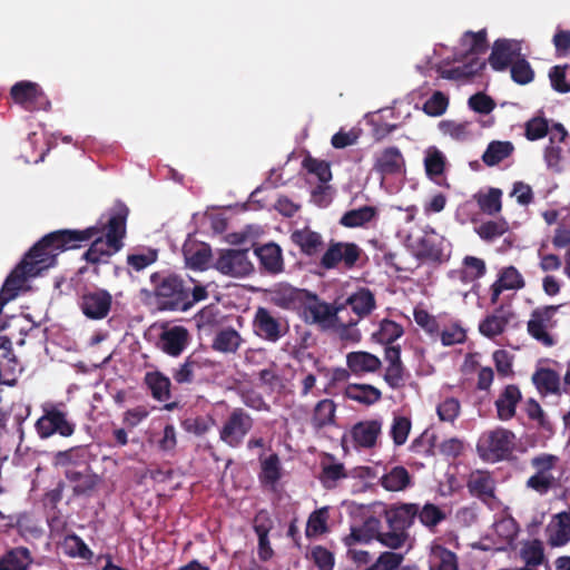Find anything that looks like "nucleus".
<instances>
[{
    "mask_svg": "<svg viewBox=\"0 0 570 570\" xmlns=\"http://www.w3.org/2000/svg\"><path fill=\"white\" fill-rule=\"evenodd\" d=\"M419 513V508L413 503H402L390 507L385 511V520L392 530L407 529Z\"/></svg>",
    "mask_w": 570,
    "mask_h": 570,
    "instance_id": "nucleus-17",
    "label": "nucleus"
},
{
    "mask_svg": "<svg viewBox=\"0 0 570 570\" xmlns=\"http://www.w3.org/2000/svg\"><path fill=\"white\" fill-rule=\"evenodd\" d=\"M258 375L261 382L273 391L284 387V379L281 376L279 370L274 364L262 370Z\"/></svg>",
    "mask_w": 570,
    "mask_h": 570,
    "instance_id": "nucleus-61",
    "label": "nucleus"
},
{
    "mask_svg": "<svg viewBox=\"0 0 570 570\" xmlns=\"http://www.w3.org/2000/svg\"><path fill=\"white\" fill-rule=\"evenodd\" d=\"M281 476L279 462L277 456L271 455L262 463V479L264 482L274 483Z\"/></svg>",
    "mask_w": 570,
    "mask_h": 570,
    "instance_id": "nucleus-63",
    "label": "nucleus"
},
{
    "mask_svg": "<svg viewBox=\"0 0 570 570\" xmlns=\"http://www.w3.org/2000/svg\"><path fill=\"white\" fill-rule=\"evenodd\" d=\"M252 425V419L246 413L235 410L220 430V440L230 446H237Z\"/></svg>",
    "mask_w": 570,
    "mask_h": 570,
    "instance_id": "nucleus-7",
    "label": "nucleus"
},
{
    "mask_svg": "<svg viewBox=\"0 0 570 570\" xmlns=\"http://www.w3.org/2000/svg\"><path fill=\"white\" fill-rule=\"evenodd\" d=\"M468 485L474 495L482 499L491 498L493 495V480L484 472L472 473Z\"/></svg>",
    "mask_w": 570,
    "mask_h": 570,
    "instance_id": "nucleus-39",
    "label": "nucleus"
},
{
    "mask_svg": "<svg viewBox=\"0 0 570 570\" xmlns=\"http://www.w3.org/2000/svg\"><path fill=\"white\" fill-rule=\"evenodd\" d=\"M262 266L269 273H278L283 269L282 249L277 244H265L255 250Z\"/></svg>",
    "mask_w": 570,
    "mask_h": 570,
    "instance_id": "nucleus-26",
    "label": "nucleus"
},
{
    "mask_svg": "<svg viewBox=\"0 0 570 570\" xmlns=\"http://www.w3.org/2000/svg\"><path fill=\"white\" fill-rule=\"evenodd\" d=\"M327 519L328 511L327 508H321L314 511L308 520L306 525V535L307 537H317L327 531Z\"/></svg>",
    "mask_w": 570,
    "mask_h": 570,
    "instance_id": "nucleus-45",
    "label": "nucleus"
},
{
    "mask_svg": "<svg viewBox=\"0 0 570 570\" xmlns=\"http://www.w3.org/2000/svg\"><path fill=\"white\" fill-rule=\"evenodd\" d=\"M112 297L107 291L85 293L80 298V309L87 318L102 320L111 308Z\"/></svg>",
    "mask_w": 570,
    "mask_h": 570,
    "instance_id": "nucleus-9",
    "label": "nucleus"
},
{
    "mask_svg": "<svg viewBox=\"0 0 570 570\" xmlns=\"http://www.w3.org/2000/svg\"><path fill=\"white\" fill-rule=\"evenodd\" d=\"M446 158L435 146H430L424 151V169L430 179L441 176L445 169Z\"/></svg>",
    "mask_w": 570,
    "mask_h": 570,
    "instance_id": "nucleus-33",
    "label": "nucleus"
},
{
    "mask_svg": "<svg viewBox=\"0 0 570 570\" xmlns=\"http://www.w3.org/2000/svg\"><path fill=\"white\" fill-rule=\"evenodd\" d=\"M461 45L465 52L473 55L483 52L487 48L485 32H466L461 40Z\"/></svg>",
    "mask_w": 570,
    "mask_h": 570,
    "instance_id": "nucleus-55",
    "label": "nucleus"
},
{
    "mask_svg": "<svg viewBox=\"0 0 570 570\" xmlns=\"http://www.w3.org/2000/svg\"><path fill=\"white\" fill-rule=\"evenodd\" d=\"M404 560L403 553L385 551L364 570H396Z\"/></svg>",
    "mask_w": 570,
    "mask_h": 570,
    "instance_id": "nucleus-47",
    "label": "nucleus"
},
{
    "mask_svg": "<svg viewBox=\"0 0 570 570\" xmlns=\"http://www.w3.org/2000/svg\"><path fill=\"white\" fill-rule=\"evenodd\" d=\"M513 434L507 430L498 429L484 433L478 442L480 455L491 462L502 459L512 446Z\"/></svg>",
    "mask_w": 570,
    "mask_h": 570,
    "instance_id": "nucleus-5",
    "label": "nucleus"
},
{
    "mask_svg": "<svg viewBox=\"0 0 570 570\" xmlns=\"http://www.w3.org/2000/svg\"><path fill=\"white\" fill-rule=\"evenodd\" d=\"M521 401V392L515 385H508L495 401L498 417L507 421L514 416L515 409Z\"/></svg>",
    "mask_w": 570,
    "mask_h": 570,
    "instance_id": "nucleus-23",
    "label": "nucleus"
},
{
    "mask_svg": "<svg viewBox=\"0 0 570 570\" xmlns=\"http://www.w3.org/2000/svg\"><path fill=\"white\" fill-rule=\"evenodd\" d=\"M510 321V314L502 308L488 315L479 325V331L487 337H494L503 333Z\"/></svg>",
    "mask_w": 570,
    "mask_h": 570,
    "instance_id": "nucleus-28",
    "label": "nucleus"
},
{
    "mask_svg": "<svg viewBox=\"0 0 570 570\" xmlns=\"http://www.w3.org/2000/svg\"><path fill=\"white\" fill-rule=\"evenodd\" d=\"M31 561L27 549H13L0 558V570H27Z\"/></svg>",
    "mask_w": 570,
    "mask_h": 570,
    "instance_id": "nucleus-34",
    "label": "nucleus"
},
{
    "mask_svg": "<svg viewBox=\"0 0 570 570\" xmlns=\"http://www.w3.org/2000/svg\"><path fill=\"white\" fill-rule=\"evenodd\" d=\"M347 367L355 374L375 372L381 366L377 356L367 352H352L346 356Z\"/></svg>",
    "mask_w": 570,
    "mask_h": 570,
    "instance_id": "nucleus-27",
    "label": "nucleus"
},
{
    "mask_svg": "<svg viewBox=\"0 0 570 570\" xmlns=\"http://www.w3.org/2000/svg\"><path fill=\"white\" fill-rule=\"evenodd\" d=\"M379 524V520L368 519L362 525L352 527L350 533L342 538L345 548L360 547L376 539Z\"/></svg>",
    "mask_w": 570,
    "mask_h": 570,
    "instance_id": "nucleus-20",
    "label": "nucleus"
},
{
    "mask_svg": "<svg viewBox=\"0 0 570 570\" xmlns=\"http://www.w3.org/2000/svg\"><path fill=\"white\" fill-rule=\"evenodd\" d=\"M513 146L509 141H492L484 151L482 159L488 166H494L510 156Z\"/></svg>",
    "mask_w": 570,
    "mask_h": 570,
    "instance_id": "nucleus-40",
    "label": "nucleus"
},
{
    "mask_svg": "<svg viewBox=\"0 0 570 570\" xmlns=\"http://www.w3.org/2000/svg\"><path fill=\"white\" fill-rule=\"evenodd\" d=\"M524 285L525 281L522 274L514 266L502 268L498 274L497 281L491 286V303L495 304L503 291H519Z\"/></svg>",
    "mask_w": 570,
    "mask_h": 570,
    "instance_id": "nucleus-16",
    "label": "nucleus"
},
{
    "mask_svg": "<svg viewBox=\"0 0 570 570\" xmlns=\"http://www.w3.org/2000/svg\"><path fill=\"white\" fill-rule=\"evenodd\" d=\"M409 246L417 257L430 261H441L446 256L449 248L445 238L432 228H424L417 235H411Z\"/></svg>",
    "mask_w": 570,
    "mask_h": 570,
    "instance_id": "nucleus-2",
    "label": "nucleus"
},
{
    "mask_svg": "<svg viewBox=\"0 0 570 570\" xmlns=\"http://www.w3.org/2000/svg\"><path fill=\"white\" fill-rule=\"evenodd\" d=\"M37 431L41 438H49L53 433L70 436L73 433V425L66 420L63 413L51 410L38 420Z\"/></svg>",
    "mask_w": 570,
    "mask_h": 570,
    "instance_id": "nucleus-15",
    "label": "nucleus"
},
{
    "mask_svg": "<svg viewBox=\"0 0 570 570\" xmlns=\"http://www.w3.org/2000/svg\"><path fill=\"white\" fill-rule=\"evenodd\" d=\"M460 403L455 399H445L442 401L438 407L436 413L442 422H453L460 414Z\"/></svg>",
    "mask_w": 570,
    "mask_h": 570,
    "instance_id": "nucleus-58",
    "label": "nucleus"
},
{
    "mask_svg": "<svg viewBox=\"0 0 570 570\" xmlns=\"http://www.w3.org/2000/svg\"><path fill=\"white\" fill-rule=\"evenodd\" d=\"M269 301L282 308H297L304 299L305 291L296 289L287 284H279L268 291Z\"/></svg>",
    "mask_w": 570,
    "mask_h": 570,
    "instance_id": "nucleus-21",
    "label": "nucleus"
},
{
    "mask_svg": "<svg viewBox=\"0 0 570 570\" xmlns=\"http://www.w3.org/2000/svg\"><path fill=\"white\" fill-rule=\"evenodd\" d=\"M449 106V98L441 91H435L423 105V110L431 117L442 116Z\"/></svg>",
    "mask_w": 570,
    "mask_h": 570,
    "instance_id": "nucleus-50",
    "label": "nucleus"
},
{
    "mask_svg": "<svg viewBox=\"0 0 570 570\" xmlns=\"http://www.w3.org/2000/svg\"><path fill=\"white\" fill-rule=\"evenodd\" d=\"M381 484L387 491H403L411 484V476L403 466H394L382 475Z\"/></svg>",
    "mask_w": 570,
    "mask_h": 570,
    "instance_id": "nucleus-32",
    "label": "nucleus"
},
{
    "mask_svg": "<svg viewBox=\"0 0 570 570\" xmlns=\"http://www.w3.org/2000/svg\"><path fill=\"white\" fill-rule=\"evenodd\" d=\"M559 459L552 454H540L531 460L534 474L527 481V487L540 494L547 493L554 484V470Z\"/></svg>",
    "mask_w": 570,
    "mask_h": 570,
    "instance_id": "nucleus-4",
    "label": "nucleus"
},
{
    "mask_svg": "<svg viewBox=\"0 0 570 570\" xmlns=\"http://www.w3.org/2000/svg\"><path fill=\"white\" fill-rule=\"evenodd\" d=\"M381 420H367L355 424L351 430L353 441L363 448H372L382 431Z\"/></svg>",
    "mask_w": 570,
    "mask_h": 570,
    "instance_id": "nucleus-19",
    "label": "nucleus"
},
{
    "mask_svg": "<svg viewBox=\"0 0 570 570\" xmlns=\"http://www.w3.org/2000/svg\"><path fill=\"white\" fill-rule=\"evenodd\" d=\"M485 273V263L481 258L466 256L463 259L462 276L465 281L471 282L480 278Z\"/></svg>",
    "mask_w": 570,
    "mask_h": 570,
    "instance_id": "nucleus-51",
    "label": "nucleus"
},
{
    "mask_svg": "<svg viewBox=\"0 0 570 570\" xmlns=\"http://www.w3.org/2000/svg\"><path fill=\"white\" fill-rule=\"evenodd\" d=\"M298 309L307 323L314 324H326L334 315L328 304L321 302L315 295L307 292H305Z\"/></svg>",
    "mask_w": 570,
    "mask_h": 570,
    "instance_id": "nucleus-13",
    "label": "nucleus"
},
{
    "mask_svg": "<svg viewBox=\"0 0 570 570\" xmlns=\"http://www.w3.org/2000/svg\"><path fill=\"white\" fill-rule=\"evenodd\" d=\"M521 50L522 45L520 40H497L492 47L489 63L494 70L502 71L520 57Z\"/></svg>",
    "mask_w": 570,
    "mask_h": 570,
    "instance_id": "nucleus-8",
    "label": "nucleus"
},
{
    "mask_svg": "<svg viewBox=\"0 0 570 570\" xmlns=\"http://www.w3.org/2000/svg\"><path fill=\"white\" fill-rule=\"evenodd\" d=\"M374 169L382 176L381 184L389 175H402L405 173V160L396 147H389L379 153L375 157Z\"/></svg>",
    "mask_w": 570,
    "mask_h": 570,
    "instance_id": "nucleus-14",
    "label": "nucleus"
},
{
    "mask_svg": "<svg viewBox=\"0 0 570 570\" xmlns=\"http://www.w3.org/2000/svg\"><path fill=\"white\" fill-rule=\"evenodd\" d=\"M507 230L508 224L505 220L487 222L480 225L476 229L479 236L487 240L500 237Z\"/></svg>",
    "mask_w": 570,
    "mask_h": 570,
    "instance_id": "nucleus-60",
    "label": "nucleus"
},
{
    "mask_svg": "<svg viewBox=\"0 0 570 570\" xmlns=\"http://www.w3.org/2000/svg\"><path fill=\"white\" fill-rule=\"evenodd\" d=\"M336 406L332 400L320 401L312 416L314 428L321 429L334 423Z\"/></svg>",
    "mask_w": 570,
    "mask_h": 570,
    "instance_id": "nucleus-38",
    "label": "nucleus"
},
{
    "mask_svg": "<svg viewBox=\"0 0 570 570\" xmlns=\"http://www.w3.org/2000/svg\"><path fill=\"white\" fill-rule=\"evenodd\" d=\"M518 534V525L511 517L497 519L482 538L483 549L503 550Z\"/></svg>",
    "mask_w": 570,
    "mask_h": 570,
    "instance_id": "nucleus-6",
    "label": "nucleus"
},
{
    "mask_svg": "<svg viewBox=\"0 0 570 570\" xmlns=\"http://www.w3.org/2000/svg\"><path fill=\"white\" fill-rule=\"evenodd\" d=\"M417 514L426 527H434L445 518L444 512L433 504H425Z\"/></svg>",
    "mask_w": 570,
    "mask_h": 570,
    "instance_id": "nucleus-64",
    "label": "nucleus"
},
{
    "mask_svg": "<svg viewBox=\"0 0 570 570\" xmlns=\"http://www.w3.org/2000/svg\"><path fill=\"white\" fill-rule=\"evenodd\" d=\"M243 343L242 335L236 330L227 327L215 334L212 348L220 354H235Z\"/></svg>",
    "mask_w": 570,
    "mask_h": 570,
    "instance_id": "nucleus-25",
    "label": "nucleus"
},
{
    "mask_svg": "<svg viewBox=\"0 0 570 570\" xmlns=\"http://www.w3.org/2000/svg\"><path fill=\"white\" fill-rule=\"evenodd\" d=\"M375 207L364 206L344 214L343 217L341 218V223L346 227H360L371 222L375 217Z\"/></svg>",
    "mask_w": 570,
    "mask_h": 570,
    "instance_id": "nucleus-41",
    "label": "nucleus"
},
{
    "mask_svg": "<svg viewBox=\"0 0 570 570\" xmlns=\"http://www.w3.org/2000/svg\"><path fill=\"white\" fill-rule=\"evenodd\" d=\"M532 381L541 394L557 393L560 387L559 374L549 368H539Z\"/></svg>",
    "mask_w": 570,
    "mask_h": 570,
    "instance_id": "nucleus-35",
    "label": "nucleus"
},
{
    "mask_svg": "<svg viewBox=\"0 0 570 570\" xmlns=\"http://www.w3.org/2000/svg\"><path fill=\"white\" fill-rule=\"evenodd\" d=\"M548 541L553 547L564 546L570 541V514H556L547 527Z\"/></svg>",
    "mask_w": 570,
    "mask_h": 570,
    "instance_id": "nucleus-22",
    "label": "nucleus"
},
{
    "mask_svg": "<svg viewBox=\"0 0 570 570\" xmlns=\"http://www.w3.org/2000/svg\"><path fill=\"white\" fill-rule=\"evenodd\" d=\"M361 249L353 243L332 244L322 257V265L325 268H333L340 264L352 267L358 259Z\"/></svg>",
    "mask_w": 570,
    "mask_h": 570,
    "instance_id": "nucleus-11",
    "label": "nucleus"
},
{
    "mask_svg": "<svg viewBox=\"0 0 570 570\" xmlns=\"http://www.w3.org/2000/svg\"><path fill=\"white\" fill-rule=\"evenodd\" d=\"M291 237L302 252L307 255L317 253L323 244L321 235L308 227L293 232Z\"/></svg>",
    "mask_w": 570,
    "mask_h": 570,
    "instance_id": "nucleus-30",
    "label": "nucleus"
},
{
    "mask_svg": "<svg viewBox=\"0 0 570 570\" xmlns=\"http://www.w3.org/2000/svg\"><path fill=\"white\" fill-rule=\"evenodd\" d=\"M430 570H458L456 556L442 547L439 542L433 541L430 544L429 552Z\"/></svg>",
    "mask_w": 570,
    "mask_h": 570,
    "instance_id": "nucleus-24",
    "label": "nucleus"
},
{
    "mask_svg": "<svg viewBox=\"0 0 570 570\" xmlns=\"http://www.w3.org/2000/svg\"><path fill=\"white\" fill-rule=\"evenodd\" d=\"M344 395L365 405L379 402L382 396L379 389L367 384H351L346 386Z\"/></svg>",
    "mask_w": 570,
    "mask_h": 570,
    "instance_id": "nucleus-29",
    "label": "nucleus"
},
{
    "mask_svg": "<svg viewBox=\"0 0 570 570\" xmlns=\"http://www.w3.org/2000/svg\"><path fill=\"white\" fill-rule=\"evenodd\" d=\"M156 295L164 299V304L174 309H187L185 292L175 278L165 279L156 289Z\"/></svg>",
    "mask_w": 570,
    "mask_h": 570,
    "instance_id": "nucleus-18",
    "label": "nucleus"
},
{
    "mask_svg": "<svg viewBox=\"0 0 570 570\" xmlns=\"http://www.w3.org/2000/svg\"><path fill=\"white\" fill-rule=\"evenodd\" d=\"M558 309L557 305L538 307L527 323L528 333L544 346H553L557 342L551 331L557 325Z\"/></svg>",
    "mask_w": 570,
    "mask_h": 570,
    "instance_id": "nucleus-1",
    "label": "nucleus"
},
{
    "mask_svg": "<svg viewBox=\"0 0 570 570\" xmlns=\"http://www.w3.org/2000/svg\"><path fill=\"white\" fill-rule=\"evenodd\" d=\"M212 266L220 274L229 277H244L253 271L247 250L233 248L216 250Z\"/></svg>",
    "mask_w": 570,
    "mask_h": 570,
    "instance_id": "nucleus-3",
    "label": "nucleus"
},
{
    "mask_svg": "<svg viewBox=\"0 0 570 570\" xmlns=\"http://www.w3.org/2000/svg\"><path fill=\"white\" fill-rule=\"evenodd\" d=\"M440 131L456 140L465 139L470 135L468 121L443 120L439 124Z\"/></svg>",
    "mask_w": 570,
    "mask_h": 570,
    "instance_id": "nucleus-48",
    "label": "nucleus"
},
{
    "mask_svg": "<svg viewBox=\"0 0 570 570\" xmlns=\"http://www.w3.org/2000/svg\"><path fill=\"white\" fill-rule=\"evenodd\" d=\"M521 556L527 564H540L543 560L542 543L538 540L525 542L521 549Z\"/></svg>",
    "mask_w": 570,
    "mask_h": 570,
    "instance_id": "nucleus-57",
    "label": "nucleus"
},
{
    "mask_svg": "<svg viewBox=\"0 0 570 570\" xmlns=\"http://www.w3.org/2000/svg\"><path fill=\"white\" fill-rule=\"evenodd\" d=\"M253 326L259 337L271 342H276L285 333V326L282 322L264 307H258L255 312Z\"/></svg>",
    "mask_w": 570,
    "mask_h": 570,
    "instance_id": "nucleus-12",
    "label": "nucleus"
},
{
    "mask_svg": "<svg viewBox=\"0 0 570 570\" xmlns=\"http://www.w3.org/2000/svg\"><path fill=\"white\" fill-rule=\"evenodd\" d=\"M42 95L39 86L31 81H21L11 88V97L17 104L31 105Z\"/></svg>",
    "mask_w": 570,
    "mask_h": 570,
    "instance_id": "nucleus-36",
    "label": "nucleus"
},
{
    "mask_svg": "<svg viewBox=\"0 0 570 570\" xmlns=\"http://www.w3.org/2000/svg\"><path fill=\"white\" fill-rule=\"evenodd\" d=\"M502 191L498 188H490L485 193H479L475 198L480 208L488 214H495L501 210Z\"/></svg>",
    "mask_w": 570,
    "mask_h": 570,
    "instance_id": "nucleus-43",
    "label": "nucleus"
},
{
    "mask_svg": "<svg viewBox=\"0 0 570 570\" xmlns=\"http://www.w3.org/2000/svg\"><path fill=\"white\" fill-rule=\"evenodd\" d=\"M440 336H441V343L444 346H451L454 344L463 343L466 338V333L462 326H460L458 324H451L449 326H445L441 331Z\"/></svg>",
    "mask_w": 570,
    "mask_h": 570,
    "instance_id": "nucleus-59",
    "label": "nucleus"
},
{
    "mask_svg": "<svg viewBox=\"0 0 570 570\" xmlns=\"http://www.w3.org/2000/svg\"><path fill=\"white\" fill-rule=\"evenodd\" d=\"M185 258L187 264L197 269H205L209 265L212 257L210 248L205 244L196 246L187 245L185 247Z\"/></svg>",
    "mask_w": 570,
    "mask_h": 570,
    "instance_id": "nucleus-37",
    "label": "nucleus"
},
{
    "mask_svg": "<svg viewBox=\"0 0 570 570\" xmlns=\"http://www.w3.org/2000/svg\"><path fill=\"white\" fill-rule=\"evenodd\" d=\"M376 540L383 546L396 550L406 544L409 534L403 530H392L384 533L377 531Z\"/></svg>",
    "mask_w": 570,
    "mask_h": 570,
    "instance_id": "nucleus-54",
    "label": "nucleus"
},
{
    "mask_svg": "<svg viewBox=\"0 0 570 570\" xmlns=\"http://www.w3.org/2000/svg\"><path fill=\"white\" fill-rule=\"evenodd\" d=\"M347 304L358 317H364L375 308V298L370 289L360 288L347 298Z\"/></svg>",
    "mask_w": 570,
    "mask_h": 570,
    "instance_id": "nucleus-31",
    "label": "nucleus"
},
{
    "mask_svg": "<svg viewBox=\"0 0 570 570\" xmlns=\"http://www.w3.org/2000/svg\"><path fill=\"white\" fill-rule=\"evenodd\" d=\"M402 334L403 328L401 325L390 320H383L380 323L379 330L373 334V337L377 342L386 344L397 340Z\"/></svg>",
    "mask_w": 570,
    "mask_h": 570,
    "instance_id": "nucleus-46",
    "label": "nucleus"
},
{
    "mask_svg": "<svg viewBox=\"0 0 570 570\" xmlns=\"http://www.w3.org/2000/svg\"><path fill=\"white\" fill-rule=\"evenodd\" d=\"M303 166L306 170L314 174L322 183H327L332 179L330 164L324 160L306 157L303 161Z\"/></svg>",
    "mask_w": 570,
    "mask_h": 570,
    "instance_id": "nucleus-53",
    "label": "nucleus"
},
{
    "mask_svg": "<svg viewBox=\"0 0 570 570\" xmlns=\"http://www.w3.org/2000/svg\"><path fill=\"white\" fill-rule=\"evenodd\" d=\"M484 67V62L473 58L468 65L453 69H440V75L444 79L460 80L476 75Z\"/></svg>",
    "mask_w": 570,
    "mask_h": 570,
    "instance_id": "nucleus-42",
    "label": "nucleus"
},
{
    "mask_svg": "<svg viewBox=\"0 0 570 570\" xmlns=\"http://www.w3.org/2000/svg\"><path fill=\"white\" fill-rule=\"evenodd\" d=\"M157 259V253L153 249L135 253L128 256V264L136 271H141Z\"/></svg>",
    "mask_w": 570,
    "mask_h": 570,
    "instance_id": "nucleus-62",
    "label": "nucleus"
},
{
    "mask_svg": "<svg viewBox=\"0 0 570 570\" xmlns=\"http://www.w3.org/2000/svg\"><path fill=\"white\" fill-rule=\"evenodd\" d=\"M66 553L71 557H79L82 559L91 558L92 553L86 543L77 535H69L63 541Z\"/></svg>",
    "mask_w": 570,
    "mask_h": 570,
    "instance_id": "nucleus-56",
    "label": "nucleus"
},
{
    "mask_svg": "<svg viewBox=\"0 0 570 570\" xmlns=\"http://www.w3.org/2000/svg\"><path fill=\"white\" fill-rule=\"evenodd\" d=\"M146 382L151 390L154 397L159 401H166L169 399V380L160 373H149L146 375Z\"/></svg>",
    "mask_w": 570,
    "mask_h": 570,
    "instance_id": "nucleus-44",
    "label": "nucleus"
},
{
    "mask_svg": "<svg viewBox=\"0 0 570 570\" xmlns=\"http://www.w3.org/2000/svg\"><path fill=\"white\" fill-rule=\"evenodd\" d=\"M411 431V421L404 416H395L391 425V436L395 445H403Z\"/></svg>",
    "mask_w": 570,
    "mask_h": 570,
    "instance_id": "nucleus-52",
    "label": "nucleus"
},
{
    "mask_svg": "<svg viewBox=\"0 0 570 570\" xmlns=\"http://www.w3.org/2000/svg\"><path fill=\"white\" fill-rule=\"evenodd\" d=\"M511 77L517 83L527 85L533 80L534 71L525 59L518 58L511 65Z\"/></svg>",
    "mask_w": 570,
    "mask_h": 570,
    "instance_id": "nucleus-49",
    "label": "nucleus"
},
{
    "mask_svg": "<svg viewBox=\"0 0 570 570\" xmlns=\"http://www.w3.org/2000/svg\"><path fill=\"white\" fill-rule=\"evenodd\" d=\"M188 331L180 325H164L158 346L168 355L178 356L189 343Z\"/></svg>",
    "mask_w": 570,
    "mask_h": 570,
    "instance_id": "nucleus-10",
    "label": "nucleus"
}]
</instances>
